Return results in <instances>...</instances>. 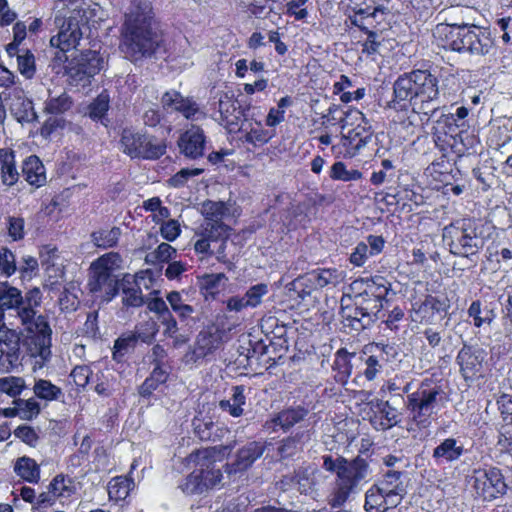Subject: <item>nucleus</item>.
I'll use <instances>...</instances> for the list:
<instances>
[{"instance_id": "26", "label": "nucleus", "mask_w": 512, "mask_h": 512, "mask_svg": "<svg viewBox=\"0 0 512 512\" xmlns=\"http://www.w3.org/2000/svg\"><path fill=\"white\" fill-rule=\"evenodd\" d=\"M212 478L210 480H203L204 473L194 470L181 485V489L186 494H200L204 491L215 487L221 482L222 473L219 471H212Z\"/></svg>"}, {"instance_id": "47", "label": "nucleus", "mask_w": 512, "mask_h": 512, "mask_svg": "<svg viewBox=\"0 0 512 512\" xmlns=\"http://www.w3.org/2000/svg\"><path fill=\"white\" fill-rule=\"evenodd\" d=\"M467 157H458V159L454 162L458 173L460 174V182L452 183L450 181V189L454 195H461L465 191H468L470 188L468 174L470 170V165L467 164Z\"/></svg>"}, {"instance_id": "31", "label": "nucleus", "mask_w": 512, "mask_h": 512, "mask_svg": "<svg viewBox=\"0 0 512 512\" xmlns=\"http://www.w3.org/2000/svg\"><path fill=\"white\" fill-rule=\"evenodd\" d=\"M1 181L6 186L14 185L19 179L15 165V154L11 149H0Z\"/></svg>"}, {"instance_id": "10", "label": "nucleus", "mask_w": 512, "mask_h": 512, "mask_svg": "<svg viewBox=\"0 0 512 512\" xmlns=\"http://www.w3.org/2000/svg\"><path fill=\"white\" fill-rule=\"evenodd\" d=\"M473 479L476 493L486 501H492L506 492L507 485L497 468L475 471Z\"/></svg>"}, {"instance_id": "59", "label": "nucleus", "mask_w": 512, "mask_h": 512, "mask_svg": "<svg viewBox=\"0 0 512 512\" xmlns=\"http://www.w3.org/2000/svg\"><path fill=\"white\" fill-rule=\"evenodd\" d=\"M268 293V286L263 283L250 287L244 295V300L250 308H255L262 302L263 296Z\"/></svg>"}, {"instance_id": "16", "label": "nucleus", "mask_w": 512, "mask_h": 512, "mask_svg": "<svg viewBox=\"0 0 512 512\" xmlns=\"http://www.w3.org/2000/svg\"><path fill=\"white\" fill-rule=\"evenodd\" d=\"M79 15L80 11H77L61 24L58 34L50 39L52 47L64 50L76 48L82 38Z\"/></svg>"}, {"instance_id": "22", "label": "nucleus", "mask_w": 512, "mask_h": 512, "mask_svg": "<svg viewBox=\"0 0 512 512\" xmlns=\"http://www.w3.org/2000/svg\"><path fill=\"white\" fill-rule=\"evenodd\" d=\"M401 478V472L390 470L376 484L384 492L390 505H399L406 494V488Z\"/></svg>"}, {"instance_id": "51", "label": "nucleus", "mask_w": 512, "mask_h": 512, "mask_svg": "<svg viewBox=\"0 0 512 512\" xmlns=\"http://www.w3.org/2000/svg\"><path fill=\"white\" fill-rule=\"evenodd\" d=\"M72 101L70 97L65 93H61L58 96H52L45 102V111L49 114H62L71 108Z\"/></svg>"}, {"instance_id": "44", "label": "nucleus", "mask_w": 512, "mask_h": 512, "mask_svg": "<svg viewBox=\"0 0 512 512\" xmlns=\"http://www.w3.org/2000/svg\"><path fill=\"white\" fill-rule=\"evenodd\" d=\"M307 415V410L304 408H291L281 411L274 419L275 426H279L284 430L289 429L296 423L300 422Z\"/></svg>"}, {"instance_id": "37", "label": "nucleus", "mask_w": 512, "mask_h": 512, "mask_svg": "<svg viewBox=\"0 0 512 512\" xmlns=\"http://www.w3.org/2000/svg\"><path fill=\"white\" fill-rule=\"evenodd\" d=\"M424 75L425 80H417V84H413L412 89L417 91L418 98L422 101L432 100L438 95L436 78L426 70H415Z\"/></svg>"}, {"instance_id": "17", "label": "nucleus", "mask_w": 512, "mask_h": 512, "mask_svg": "<svg viewBox=\"0 0 512 512\" xmlns=\"http://www.w3.org/2000/svg\"><path fill=\"white\" fill-rule=\"evenodd\" d=\"M149 331L142 333L139 330L136 332H128L118 337L113 346V359L117 362L123 360V358L131 352L136 346L137 340L141 339L143 342H149L155 334V324L153 322L147 324Z\"/></svg>"}, {"instance_id": "53", "label": "nucleus", "mask_w": 512, "mask_h": 512, "mask_svg": "<svg viewBox=\"0 0 512 512\" xmlns=\"http://www.w3.org/2000/svg\"><path fill=\"white\" fill-rule=\"evenodd\" d=\"M225 280L226 277L223 273L206 274L201 278L200 286L207 294L214 295L224 286Z\"/></svg>"}, {"instance_id": "18", "label": "nucleus", "mask_w": 512, "mask_h": 512, "mask_svg": "<svg viewBox=\"0 0 512 512\" xmlns=\"http://www.w3.org/2000/svg\"><path fill=\"white\" fill-rule=\"evenodd\" d=\"M104 66V59L96 51L84 53L76 67H70L68 75L77 81H83L96 75Z\"/></svg>"}, {"instance_id": "60", "label": "nucleus", "mask_w": 512, "mask_h": 512, "mask_svg": "<svg viewBox=\"0 0 512 512\" xmlns=\"http://www.w3.org/2000/svg\"><path fill=\"white\" fill-rule=\"evenodd\" d=\"M309 0H290L286 4V14L295 20H305L309 13L306 4Z\"/></svg>"}, {"instance_id": "30", "label": "nucleus", "mask_w": 512, "mask_h": 512, "mask_svg": "<svg viewBox=\"0 0 512 512\" xmlns=\"http://www.w3.org/2000/svg\"><path fill=\"white\" fill-rule=\"evenodd\" d=\"M197 232L200 236L207 238V241L211 244H218V253H222L224 250V244L228 237V227L223 223L204 222L198 229Z\"/></svg>"}, {"instance_id": "39", "label": "nucleus", "mask_w": 512, "mask_h": 512, "mask_svg": "<svg viewBox=\"0 0 512 512\" xmlns=\"http://www.w3.org/2000/svg\"><path fill=\"white\" fill-rule=\"evenodd\" d=\"M15 408L6 412V416L18 415L21 419L31 420L40 413V404L34 399H16L14 400Z\"/></svg>"}, {"instance_id": "9", "label": "nucleus", "mask_w": 512, "mask_h": 512, "mask_svg": "<svg viewBox=\"0 0 512 512\" xmlns=\"http://www.w3.org/2000/svg\"><path fill=\"white\" fill-rule=\"evenodd\" d=\"M450 49L457 52H469L476 55H485L491 47L490 40H482L476 33L475 27L450 23Z\"/></svg>"}, {"instance_id": "64", "label": "nucleus", "mask_w": 512, "mask_h": 512, "mask_svg": "<svg viewBox=\"0 0 512 512\" xmlns=\"http://www.w3.org/2000/svg\"><path fill=\"white\" fill-rule=\"evenodd\" d=\"M24 226L25 222L23 218L14 216L9 217L7 222L8 235L14 241L22 239L25 235Z\"/></svg>"}, {"instance_id": "3", "label": "nucleus", "mask_w": 512, "mask_h": 512, "mask_svg": "<svg viewBox=\"0 0 512 512\" xmlns=\"http://www.w3.org/2000/svg\"><path fill=\"white\" fill-rule=\"evenodd\" d=\"M122 259L116 252H109L95 261L89 268L88 289L96 298L110 301L118 292L115 271L121 268Z\"/></svg>"}, {"instance_id": "32", "label": "nucleus", "mask_w": 512, "mask_h": 512, "mask_svg": "<svg viewBox=\"0 0 512 512\" xmlns=\"http://www.w3.org/2000/svg\"><path fill=\"white\" fill-rule=\"evenodd\" d=\"M123 303L126 306L139 307L143 303L139 277L126 275L122 280Z\"/></svg>"}, {"instance_id": "28", "label": "nucleus", "mask_w": 512, "mask_h": 512, "mask_svg": "<svg viewBox=\"0 0 512 512\" xmlns=\"http://www.w3.org/2000/svg\"><path fill=\"white\" fill-rule=\"evenodd\" d=\"M237 132H241L245 141L254 146L263 145L272 137V135L263 128L261 122L248 119L240 123V129L237 130Z\"/></svg>"}, {"instance_id": "38", "label": "nucleus", "mask_w": 512, "mask_h": 512, "mask_svg": "<svg viewBox=\"0 0 512 512\" xmlns=\"http://www.w3.org/2000/svg\"><path fill=\"white\" fill-rule=\"evenodd\" d=\"M134 487L133 480L126 476H117L112 478L108 483L109 499L115 502L125 500L131 489Z\"/></svg>"}, {"instance_id": "12", "label": "nucleus", "mask_w": 512, "mask_h": 512, "mask_svg": "<svg viewBox=\"0 0 512 512\" xmlns=\"http://www.w3.org/2000/svg\"><path fill=\"white\" fill-rule=\"evenodd\" d=\"M20 360L19 336L14 329H0V372L9 373Z\"/></svg>"}, {"instance_id": "58", "label": "nucleus", "mask_w": 512, "mask_h": 512, "mask_svg": "<svg viewBox=\"0 0 512 512\" xmlns=\"http://www.w3.org/2000/svg\"><path fill=\"white\" fill-rule=\"evenodd\" d=\"M18 69L26 78H32L35 73L34 55L26 50L22 54L17 55Z\"/></svg>"}, {"instance_id": "43", "label": "nucleus", "mask_w": 512, "mask_h": 512, "mask_svg": "<svg viewBox=\"0 0 512 512\" xmlns=\"http://www.w3.org/2000/svg\"><path fill=\"white\" fill-rule=\"evenodd\" d=\"M33 392L37 398L47 402L58 400L63 395L60 387L45 379L35 381Z\"/></svg>"}, {"instance_id": "23", "label": "nucleus", "mask_w": 512, "mask_h": 512, "mask_svg": "<svg viewBox=\"0 0 512 512\" xmlns=\"http://www.w3.org/2000/svg\"><path fill=\"white\" fill-rule=\"evenodd\" d=\"M417 80L424 81V75L419 72H410L401 75L394 83L395 100L400 104L401 109L407 106L412 99H419L417 91L412 89L413 84H417Z\"/></svg>"}, {"instance_id": "24", "label": "nucleus", "mask_w": 512, "mask_h": 512, "mask_svg": "<svg viewBox=\"0 0 512 512\" xmlns=\"http://www.w3.org/2000/svg\"><path fill=\"white\" fill-rule=\"evenodd\" d=\"M222 450H227V447L224 448H206L202 450H198L195 453L190 454L188 457V463H195L199 472L204 473L203 480H210L212 478V473L210 471H220L219 468H215V461L219 459V455Z\"/></svg>"}, {"instance_id": "41", "label": "nucleus", "mask_w": 512, "mask_h": 512, "mask_svg": "<svg viewBox=\"0 0 512 512\" xmlns=\"http://www.w3.org/2000/svg\"><path fill=\"white\" fill-rule=\"evenodd\" d=\"M245 404V395L243 386H235L230 399L221 400L219 407L227 411L233 417H239L243 414L242 406Z\"/></svg>"}, {"instance_id": "29", "label": "nucleus", "mask_w": 512, "mask_h": 512, "mask_svg": "<svg viewBox=\"0 0 512 512\" xmlns=\"http://www.w3.org/2000/svg\"><path fill=\"white\" fill-rule=\"evenodd\" d=\"M23 176L32 186L41 187L46 183V173L41 160L35 156H29L23 163Z\"/></svg>"}, {"instance_id": "33", "label": "nucleus", "mask_w": 512, "mask_h": 512, "mask_svg": "<svg viewBox=\"0 0 512 512\" xmlns=\"http://www.w3.org/2000/svg\"><path fill=\"white\" fill-rule=\"evenodd\" d=\"M397 506L390 505L388 498L377 485L371 486L366 492L364 507L367 512H387Z\"/></svg>"}, {"instance_id": "7", "label": "nucleus", "mask_w": 512, "mask_h": 512, "mask_svg": "<svg viewBox=\"0 0 512 512\" xmlns=\"http://www.w3.org/2000/svg\"><path fill=\"white\" fill-rule=\"evenodd\" d=\"M120 144L123 153L132 159L155 160L166 152L163 140L132 129L123 130Z\"/></svg>"}, {"instance_id": "36", "label": "nucleus", "mask_w": 512, "mask_h": 512, "mask_svg": "<svg viewBox=\"0 0 512 512\" xmlns=\"http://www.w3.org/2000/svg\"><path fill=\"white\" fill-rule=\"evenodd\" d=\"M14 472L24 481L29 483H38L40 480V467L36 461L30 457L23 456L16 460Z\"/></svg>"}, {"instance_id": "62", "label": "nucleus", "mask_w": 512, "mask_h": 512, "mask_svg": "<svg viewBox=\"0 0 512 512\" xmlns=\"http://www.w3.org/2000/svg\"><path fill=\"white\" fill-rule=\"evenodd\" d=\"M468 314L469 317L473 318L474 325L477 327L491 320L490 311L488 309L482 310L479 301L472 302L468 309Z\"/></svg>"}, {"instance_id": "57", "label": "nucleus", "mask_w": 512, "mask_h": 512, "mask_svg": "<svg viewBox=\"0 0 512 512\" xmlns=\"http://www.w3.org/2000/svg\"><path fill=\"white\" fill-rule=\"evenodd\" d=\"M0 271L6 277H10L16 271L15 255L6 247L0 248Z\"/></svg>"}, {"instance_id": "4", "label": "nucleus", "mask_w": 512, "mask_h": 512, "mask_svg": "<svg viewBox=\"0 0 512 512\" xmlns=\"http://www.w3.org/2000/svg\"><path fill=\"white\" fill-rule=\"evenodd\" d=\"M351 23L363 31H383L393 18L391 0H349Z\"/></svg>"}, {"instance_id": "25", "label": "nucleus", "mask_w": 512, "mask_h": 512, "mask_svg": "<svg viewBox=\"0 0 512 512\" xmlns=\"http://www.w3.org/2000/svg\"><path fill=\"white\" fill-rule=\"evenodd\" d=\"M264 452V446L260 442H249L241 448L237 455L236 460L231 465L227 466V472L237 473L248 469Z\"/></svg>"}, {"instance_id": "48", "label": "nucleus", "mask_w": 512, "mask_h": 512, "mask_svg": "<svg viewBox=\"0 0 512 512\" xmlns=\"http://www.w3.org/2000/svg\"><path fill=\"white\" fill-rule=\"evenodd\" d=\"M362 176L359 170L348 169L347 165L342 161H336L329 169V177L334 181H358Z\"/></svg>"}, {"instance_id": "63", "label": "nucleus", "mask_w": 512, "mask_h": 512, "mask_svg": "<svg viewBox=\"0 0 512 512\" xmlns=\"http://www.w3.org/2000/svg\"><path fill=\"white\" fill-rule=\"evenodd\" d=\"M203 172V169L199 168H183L174 176L169 179V183L173 187H181L185 185L189 178L198 176Z\"/></svg>"}, {"instance_id": "14", "label": "nucleus", "mask_w": 512, "mask_h": 512, "mask_svg": "<svg viewBox=\"0 0 512 512\" xmlns=\"http://www.w3.org/2000/svg\"><path fill=\"white\" fill-rule=\"evenodd\" d=\"M367 405L370 424L376 430L390 429L399 422L397 410L388 401L373 399Z\"/></svg>"}, {"instance_id": "21", "label": "nucleus", "mask_w": 512, "mask_h": 512, "mask_svg": "<svg viewBox=\"0 0 512 512\" xmlns=\"http://www.w3.org/2000/svg\"><path fill=\"white\" fill-rule=\"evenodd\" d=\"M354 313L346 314L353 320L362 321L367 319V323L372 321L373 317L382 309V299L378 296L369 295L367 292L360 293L355 297Z\"/></svg>"}, {"instance_id": "19", "label": "nucleus", "mask_w": 512, "mask_h": 512, "mask_svg": "<svg viewBox=\"0 0 512 512\" xmlns=\"http://www.w3.org/2000/svg\"><path fill=\"white\" fill-rule=\"evenodd\" d=\"M384 245L385 240L382 236L369 235L366 242H359L355 246L350 254L349 261L355 267H362L370 257L380 254Z\"/></svg>"}, {"instance_id": "56", "label": "nucleus", "mask_w": 512, "mask_h": 512, "mask_svg": "<svg viewBox=\"0 0 512 512\" xmlns=\"http://www.w3.org/2000/svg\"><path fill=\"white\" fill-rule=\"evenodd\" d=\"M353 353L348 352L346 349H339L335 354L333 368L338 370L341 374L349 376L352 371L351 358Z\"/></svg>"}, {"instance_id": "27", "label": "nucleus", "mask_w": 512, "mask_h": 512, "mask_svg": "<svg viewBox=\"0 0 512 512\" xmlns=\"http://www.w3.org/2000/svg\"><path fill=\"white\" fill-rule=\"evenodd\" d=\"M324 478L322 472L313 467L301 468L295 474L297 489L306 495H313Z\"/></svg>"}, {"instance_id": "50", "label": "nucleus", "mask_w": 512, "mask_h": 512, "mask_svg": "<svg viewBox=\"0 0 512 512\" xmlns=\"http://www.w3.org/2000/svg\"><path fill=\"white\" fill-rule=\"evenodd\" d=\"M25 387V380L22 377L6 376L0 378V392L12 398L18 397Z\"/></svg>"}, {"instance_id": "54", "label": "nucleus", "mask_w": 512, "mask_h": 512, "mask_svg": "<svg viewBox=\"0 0 512 512\" xmlns=\"http://www.w3.org/2000/svg\"><path fill=\"white\" fill-rule=\"evenodd\" d=\"M176 254V249L168 243H161L158 247L147 254L146 261L151 264L167 262Z\"/></svg>"}, {"instance_id": "35", "label": "nucleus", "mask_w": 512, "mask_h": 512, "mask_svg": "<svg viewBox=\"0 0 512 512\" xmlns=\"http://www.w3.org/2000/svg\"><path fill=\"white\" fill-rule=\"evenodd\" d=\"M221 344V338L218 334L209 332H200L194 347V357L196 359L204 358L216 351Z\"/></svg>"}, {"instance_id": "15", "label": "nucleus", "mask_w": 512, "mask_h": 512, "mask_svg": "<svg viewBox=\"0 0 512 512\" xmlns=\"http://www.w3.org/2000/svg\"><path fill=\"white\" fill-rule=\"evenodd\" d=\"M163 108L167 111H177L186 119L199 120L205 117L195 101L183 97L178 91L171 90L164 93L161 98Z\"/></svg>"}, {"instance_id": "13", "label": "nucleus", "mask_w": 512, "mask_h": 512, "mask_svg": "<svg viewBox=\"0 0 512 512\" xmlns=\"http://www.w3.org/2000/svg\"><path fill=\"white\" fill-rule=\"evenodd\" d=\"M486 352L482 348L464 346L458 353L457 363L464 379L475 380L483 376Z\"/></svg>"}, {"instance_id": "55", "label": "nucleus", "mask_w": 512, "mask_h": 512, "mask_svg": "<svg viewBox=\"0 0 512 512\" xmlns=\"http://www.w3.org/2000/svg\"><path fill=\"white\" fill-rule=\"evenodd\" d=\"M110 97L102 92L89 106V116L94 120H101L109 109Z\"/></svg>"}, {"instance_id": "45", "label": "nucleus", "mask_w": 512, "mask_h": 512, "mask_svg": "<svg viewBox=\"0 0 512 512\" xmlns=\"http://www.w3.org/2000/svg\"><path fill=\"white\" fill-rule=\"evenodd\" d=\"M166 300L171 309L184 321L191 317L194 313L193 306L186 303L181 292L171 291L166 295Z\"/></svg>"}, {"instance_id": "6", "label": "nucleus", "mask_w": 512, "mask_h": 512, "mask_svg": "<svg viewBox=\"0 0 512 512\" xmlns=\"http://www.w3.org/2000/svg\"><path fill=\"white\" fill-rule=\"evenodd\" d=\"M343 134L341 144L345 149L344 156L353 158L372 139L373 131L369 120L358 109L350 108L341 119Z\"/></svg>"}, {"instance_id": "42", "label": "nucleus", "mask_w": 512, "mask_h": 512, "mask_svg": "<svg viewBox=\"0 0 512 512\" xmlns=\"http://www.w3.org/2000/svg\"><path fill=\"white\" fill-rule=\"evenodd\" d=\"M316 280L315 273L311 271L293 281L292 285L302 301H305L307 297H311L313 292L321 290Z\"/></svg>"}, {"instance_id": "46", "label": "nucleus", "mask_w": 512, "mask_h": 512, "mask_svg": "<svg viewBox=\"0 0 512 512\" xmlns=\"http://www.w3.org/2000/svg\"><path fill=\"white\" fill-rule=\"evenodd\" d=\"M313 273H315L316 281L318 282V287H320V289L327 286L335 287L342 283L346 277L344 271L336 268L317 269L313 270Z\"/></svg>"}, {"instance_id": "61", "label": "nucleus", "mask_w": 512, "mask_h": 512, "mask_svg": "<svg viewBox=\"0 0 512 512\" xmlns=\"http://www.w3.org/2000/svg\"><path fill=\"white\" fill-rule=\"evenodd\" d=\"M92 376V370L87 365L76 366L70 373V377L73 379L74 383L81 388L86 387L90 381L94 382Z\"/></svg>"}, {"instance_id": "5", "label": "nucleus", "mask_w": 512, "mask_h": 512, "mask_svg": "<svg viewBox=\"0 0 512 512\" xmlns=\"http://www.w3.org/2000/svg\"><path fill=\"white\" fill-rule=\"evenodd\" d=\"M369 475V464L364 458L357 457L348 461L336 477L329 505L333 508L341 507L351 494H356L361 490V486L367 483Z\"/></svg>"}, {"instance_id": "40", "label": "nucleus", "mask_w": 512, "mask_h": 512, "mask_svg": "<svg viewBox=\"0 0 512 512\" xmlns=\"http://www.w3.org/2000/svg\"><path fill=\"white\" fill-rule=\"evenodd\" d=\"M201 213L204 222L223 223L222 220L229 214V207L224 202L206 201L202 204Z\"/></svg>"}, {"instance_id": "52", "label": "nucleus", "mask_w": 512, "mask_h": 512, "mask_svg": "<svg viewBox=\"0 0 512 512\" xmlns=\"http://www.w3.org/2000/svg\"><path fill=\"white\" fill-rule=\"evenodd\" d=\"M49 489L56 498H68L75 492V486L69 478L57 475L49 484Z\"/></svg>"}, {"instance_id": "11", "label": "nucleus", "mask_w": 512, "mask_h": 512, "mask_svg": "<svg viewBox=\"0 0 512 512\" xmlns=\"http://www.w3.org/2000/svg\"><path fill=\"white\" fill-rule=\"evenodd\" d=\"M217 110L219 117L216 120L224 126L230 133L237 132L240 129L242 120V111L231 91H219L217 93Z\"/></svg>"}, {"instance_id": "34", "label": "nucleus", "mask_w": 512, "mask_h": 512, "mask_svg": "<svg viewBox=\"0 0 512 512\" xmlns=\"http://www.w3.org/2000/svg\"><path fill=\"white\" fill-rule=\"evenodd\" d=\"M426 175L430 178V185L433 189L439 190L448 185V161L445 159V155L427 167Z\"/></svg>"}, {"instance_id": "8", "label": "nucleus", "mask_w": 512, "mask_h": 512, "mask_svg": "<svg viewBox=\"0 0 512 512\" xmlns=\"http://www.w3.org/2000/svg\"><path fill=\"white\" fill-rule=\"evenodd\" d=\"M446 394L435 389H422L408 396V408L419 425L426 426L428 418L445 407Z\"/></svg>"}, {"instance_id": "2", "label": "nucleus", "mask_w": 512, "mask_h": 512, "mask_svg": "<svg viewBox=\"0 0 512 512\" xmlns=\"http://www.w3.org/2000/svg\"><path fill=\"white\" fill-rule=\"evenodd\" d=\"M21 291L12 286L0 287V305L16 313L17 321L27 332L26 346L34 359L33 371L42 369L51 359V328L43 316H37L30 306H22Z\"/></svg>"}, {"instance_id": "20", "label": "nucleus", "mask_w": 512, "mask_h": 512, "mask_svg": "<svg viewBox=\"0 0 512 512\" xmlns=\"http://www.w3.org/2000/svg\"><path fill=\"white\" fill-rule=\"evenodd\" d=\"M178 146L181 153L188 158L201 157L205 148L203 130L197 126H192L180 136Z\"/></svg>"}, {"instance_id": "1", "label": "nucleus", "mask_w": 512, "mask_h": 512, "mask_svg": "<svg viewBox=\"0 0 512 512\" xmlns=\"http://www.w3.org/2000/svg\"><path fill=\"white\" fill-rule=\"evenodd\" d=\"M152 7L141 0L131 2L125 15L121 51L131 61L151 57L166 51L161 33L152 27Z\"/></svg>"}, {"instance_id": "49", "label": "nucleus", "mask_w": 512, "mask_h": 512, "mask_svg": "<svg viewBox=\"0 0 512 512\" xmlns=\"http://www.w3.org/2000/svg\"><path fill=\"white\" fill-rule=\"evenodd\" d=\"M121 235V230L118 227L111 229H103L92 233L93 243L100 248H108L114 246Z\"/></svg>"}]
</instances>
